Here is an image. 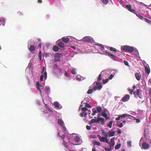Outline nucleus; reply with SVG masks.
I'll use <instances>...</instances> for the list:
<instances>
[{
    "instance_id": "obj_54",
    "label": "nucleus",
    "mask_w": 151,
    "mask_h": 151,
    "mask_svg": "<svg viewBox=\"0 0 151 151\" xmlns=\"http://www.w3.org/2000/svg\"><path fill=\"white\" fill-rule=\"evenodd\" d=\"M134 119L136 120V122L137 123H139L140 122V119H136L135 117H134Z\"/></svg>"
},
{
    "instance_id": "obj_15",
    "label": "nucleus",
    "mask_w": 151,
    "mask_h": 151,
    "mask_svg": "<svg viewBox=\"0 0 151 151\" xmlns=\"http://www.w3.org/2000/svg\"><path fill=\"white\" fill-rule=\"evenodd\" d=\"M97 137L99 140L101 142H104L105 141V137H101L99 135H98Z\"/></svg>"
},
{
    "instance_id": "obj_57",
    "label": "nucleus",
    "mask_w": 151,
    "mask_h": 151,
    "mask_svg": "<svg viewBox=\"0 0 151 151\" xmlns=\"http://www.w3.org/2000/svg\"><path fill=\"white\" fill-rule=\"evenodd\" d=\"M44 77V76L43 75H42L40 77V80L41 81H43V78Z\"/></svg>"
},
{
    "instance_id": "obj_45",
    "label": "nucleus",
    "mask_w": 151,
    "mask_h": 151,
    "mask_svg": "<svg viewBox=\"0 0 151 151\" xmlns=\"http://www.w3.org/2000/svg\"><path fill=\"white\" fill-rule=\"evenodd\" d=\"M101 74H100L98 76V78L97 79V81H100L101 80Z\"/></svg>"
},
{
    "instance_id": "obj_51",
    "label": "nucleus",
    "mask_w": 151,
    "mask_h": 151,
    "mask_svg": "<svg viewBox=\"0 0 151 151\" xmlns=\"http://www.w3.org/2000/svg\"><path fill=\"white\" fill-rule=\"evenodd\" d=\"M17 14L20 16H22L23 15L22 12H21L20 11H19V12H18Z\"/></svg>"
},
{
    "instance_id": "obj_58",
    "label": "nucleus",
    "mask_w": 151,
    "mask_h": 151,
    "mask_svg": "<svg viewBox=\"0 0 151 151\" xmlns=\"http://www.w3.org/2000/svg\"><path fill=\"white\" fill-rule=\"evenodd\" d=\"M122 123H120L119 125H118V126L120 127H122L123 126Z\"/></svg>"
},
{
    "instance_id": "obj_48",
    "label": "nucleus",
    "mask_w": 151,
    "mask_h": 151,
    "mask_svg": "<svg viewBox=\"0 0 151 151\" xmlns=\"http://www.w3.org/2000/svg\"><path fill=\"white\" fill-rule=\"evenodd\" d=\"M124 64L126 65V66H129V64H128V62L127 61H126V60H124Z\"/></svg>"
},
{
    "instance_id": "obj_42",
    "label": "nucleus",
    "mask_w": 151,
    "mask_h": 151,
    "mask_svg": "<svg viewBox=\"0 0 151 151\" xmlns=\"http://www.w3.org/2000/svg\"><path fill=\"white\" fill-rule=\"evenodd\" d=\"M101 1L103 3L105 4H107L109 2L108 0H101Z\"/></svg>"
},
{
    "instance_id": "obj_52",
    "label": "nucleus",
    "mask_w": 151,
    "mask_h": 151,
    "mask_svg": "<svg viewBox=\"0 0 151 151\" xmlns=\"http://www.w3.org/2000/svg\"><path fill=\"white\" fill-rule=\"evenodd\" d=\"M63 144L64 146L65 147H67L66 143L64 140H63Z\"/></svg>"
},
{
    "instance_id": "obj_22",
    "label": "nucleus",
    "mask_w": 151,
    "mask_h": 151,
    "mask_svg": "<svg viewBox=\"0 0 151 151\" xmlns=\"http://www.w3.org/2000/svg\"><path fill=\"white\" fill-rule=\"evenodd\" d=\"M102 133L103 134L104 137H108V134L106 132L104 129L101 130Z\"/></svg>"
},
{
    "instance_id": "obj_55",
    "label": "nucleus",
    "mask_w": 151,
    "mask_h": 151,
    "mask_svg": "<svg viewBox=\"0 0 151 151\" xmlns=\"http://www.w3.org/2000/svg\"><path fill=\"white\" fill-rule=\"evenodd\" d=\"M86 128L87 130H89L91 129V127L87 125L86 126Z\"/></svg>"
},
{
    "instance_id": "obj_38",
    "label": "nucleus",
    "mask_w": 151,
    "mask_h": 151,
    "mask_svg": "<svg viewBox=\"0 0 151 151\" xmlns=\"http://www.w3.org/2000/svg\"><path fill=\"white\" fill-rule=\"evenodd\" d=\"M93 89H90L87 91V93L88 94H90L93 92Z\"/></svg>"
},
{
    "instance_id": "obj_35",
    "label": "nucleus",
    "mask_w": 151,
    "mask_h": 151,
    "mask_svg": "<svg viewBox=\"0 0 151 151\" xmlns=\"http://www.w3.org/2000/svg\"><path fill=\"white\" fill-rule=\"evenodd\" d=\"M109 50L111 51H113L115 52H116L117 51L116 49L115 48L112 47H110Z\"/></svg>"
},
{
    "instance_id": "obj_7",
    "label": "nucleus",
    "mask_w": 151,
    "mask_h": 151,
    "mask_svg": "<svg viewBox=\"0 0 151 151\" xmlns=\"http://www.w3.org/2000/svg\"><path fill=\"white\" fill-rule=\"evenodd\" d=\"M125 7L129 11L135 13V10L132 8V6L131 5H127Z\"/></svg>"
},
{
    "instance_id": "obj_39",
    "label": "nucleus",
    "mask_w": 151,
    "mask_h": 151,
    "mask_svg": "<svg viewBox=\"0 0 151 151\" xmlns=\"http://www.w3.org/2000/svg\"><path fill=\"white\" fill-rule=\"evenodd\" d=\"M71 73L72 74L75 75L76 74L75 69L73 68L71 71Z\"/></svg>"
},
{
    "instance_id": "obj_10",
    "label": "nucleus",
    "mask_w": 151,
    "mask_h": 151,
    "mask_svg": "<svg viewBox=\"0 0 151 151\" xmlns=\"http://www.w3.org/2000/svg\"><path fill=\"white\" fill-rule=\"evenodd\" d=\"M109 147L110 148H113V146L115 145V143L114 140L112 139L111 138L110 140V142L109 144Z\"/></svg>"
},
{
    "instance_id": "obj_13",
    "label": "nucleus",
    "mask_w": 151,
    "mask_h": 151,
    "mask_svg": "<svg viewBox=\"0 0 151 151\" xmlns=\"http://www.w3.org/2000/svg\"><path fill=\"white\" fill-rule=\"evenodd\" d=\"M132 88L133 89H131L130 88H128V90L129 92V93L130 94H132L133 93L134 91V90L135 88H136V86L135 85H134L133 86Z\"/></svg>"
},
{
    "instance_id": "obj_53",
    "label": "nucleus",
    "mask_w": 151,
    "mask_h": 151,
    "mask_svg": "<svg viewBox=\"0 0 151 151\" xmlns=\"http://www.w3.org/2000/svg\"><path fill=\"white\" fill-rule=\"evenodd\" d=\"M60 137L63 139H64L65 137V135L64 134H62L61 136L59 135Z\"/></svg>"
},
{
    "instance_id": "obj_17",
    "label": "nucleus",
    "mask_w": 151,
    "mask_h": 151,
    "mask_svg": "<svg viewBox=\"0 0 151 151\" xmlns=\"http://www.w3.org/2000/svg\"><path fill=\"white\" fill-rule=\"evenodd\" d=\"M115 133V132L114 131H109V136L110 137H113L114 135V134Z\"/></svg>"
},
{
    "instance_id": "obj_3",
    "label": "nucleus",
    "mask_w": 151,
    "mask_h": 151,
    "mask_svg": "<svg viewBox=\"0 0 151 151\" xmlns=\"http://www.w3.org/2000/svg\"><path fill=\"white\" fill-rule=\"evenodd\" d=\"M94 83H95L97 85H98L99 84V86H93V91H95L97 90H100L102 88V86L101 85L100 82H95Z\"/></svg>"
},
{
    "instance_id": "obj_31",
    "label": "nucleus",
    "mask_w": 151,
    "mask_h": 151,
    "mask_svg": "<svg viewBox=\"0 0 151 151\" xmlns=\"http://www.w3.org/2000/svg\"><path fill=\"white\" fill-rule=\"evenodd\" d=\"M58 123L60 125H63L64 123L63 121L60 119H58Z\"/></svg>"
},
{
    "instance_id": "obj_12",
    "label": "nucleus",
    "mask_w": 151,
    "mask_h": 151,
    "mask_svg": "<svg viewBox=\"0 0 151 151\" xmlns=\"http://www.w3.org/2000/svg\"><path fill=\"white\" fill-rule=\"evenodd\" d=\"M135 77L138 81H139L141 78V75L140 73H137L135 74Z\"/></svg>"
},
{
    "instance_id": "obj_62",
    "label": "nucleus",
    "mask_w": 151,
    "mask_h": 151,
    "mask_svg": "<svg viewBox=\"0 0 151 151\" xmlns=\"http://www.w3.org/2000/svg\"><path fill=\"white\" fill-rule=\"evenodd\" d=\"M64 75L67 77L68 76V73L66 71H65V74H64Z\"/></svg>"
},
{
    "instance_id": "obj_34",
    "label": "nucleus",
    "mask_w": 151,
    "mask_h": 151,
    "mask_svg": "<svg viewBox=\"0 0 151 151\" xmlns=\"http://www.w3.org/2000/svg\"><path fill=\"white\" fill-rule=\"evenodd\" d=\"M5 20L4 19L2 18L0 19V25H1V24H4L5 23Z\"/></svg>"
},
{
    "instance_id": "obj_63",
    "label": "nucleus",
    "mask_w": 151,
    "mask_h": 151,
    "mask_svg": "<svg viewBox=\"0 0 151 151\" xmlns=\"http://www.w3.org/2000/svg\"><path fill=\"white\" fill-rule=\"evenodd\" d=\"M131 141H129L128 142V145L130 146H131Z\"/></svg>"
},
{
    "instance_id": "obj_14",
    "label": "nucleus",
    "mask_w": 151,
    "mask_h": 151,
    "mask_svg": "<svg viewBox=\"0 0 151 151\" xmlns=\"http://www.w3.org/2000/svg\"><path fill=\"white\" fill-rule=\"evenodd\" d=\"M105 53L107 54V55L110 57H111L113 59H114L116 58V57L114 55L109 53V52L106 51Z\"/></svg>"
},
{
    "instance_id": "obj_59",
    "label": "nucleus",
    "mask_w": 151,
    "mask_h": 151,
    "mask_svg": "<svg viewBox=\"0 0 151 151\" xmlns=\"http://www.w3.org/2000/svg\"><path fill=\"white\" fill-rule=\"evenodd\" d=\"M117 132L118 134H121V131L119 129H118Z\"/></svg>"
},
{
    "instance_id": "obj_50",
    "label": "nucleus",
    "mask_w": 151,
    "mask_h": 151,
    "mask_svg": "<svg viewBox=\"0 0 151 151\" xmlns=\"http://www.w3.org/2000/svg\"><path fill=\"white\" fill-rule=\"evenodd\" d=\"M58 67V65L57 63H55L54 64V66H53V68L54 69H56Z\"/></svg>"
},
{
    "instance_id": "obj_56",
    "label": "nucleus",
    "mask_w": 151,
    "mask_h": 151,
    "mask_svg": "<svg viewBox=\"0 0 151 151\" xmlns=\"http://www.w3.org/2000/svg\"><path fill=\"white\" fill-rule=\"evenodd\" d=\"M38 57L40 60H41L42 59V54H38Z\"/></svg>"
},
{
    "instance_id": "obj_19",
    "label": "nucleus",
    "mask_w": 151,
    "mask_h": 151,
    "mask_svg": "<svg viewBox=\"0 0 151 151\" xmlns=\"http://www.w3.org/2000/svg\"><path fill=\"white\" fill-rule=\"evenodd\" d=\"M145 71L146 73L149 74L150 73V69L147 66H145Z\"/></svg>"
},
{
    "instance_id": "obj_2",
    "label": "nucleus",
    "mask_w": 151,
    "mask_h": 151,
    "mask_svg": "<svg viewBox=\"0 0 151 151\" xmlns=\"http://www.w3.org/2000/svg\"><path fill=\"white\" fill-rule=\"evenodd\" d=\"M144 136L145 139L147 140V142L150 144L151 143V140L150 139V134L149 135V133L148 132V134H147L146 132V129H145L144 130Z\"/></svg>"
},
{
    "instance_id": "obj_30",
    "label": "nucleus",
    "mask_w": 151,
    "mask_h": 151,
    "mask_svg": "<svg viewBox=\"0 0 151 151\" xmlns=\"http://www.w3.org/2000/svg\"><path fill=\"white\" fill-rule=\"evenodd\" d=\"M96 45L100 47L102 50H103L104 49V47L102 45L99 44H96Z\"/></svg>"
},
{
    "instance_id": "obj_6",
    "label": "nucleus",
    "mask_w": 151,
    "mask_h": 151,
    "mask_svg": "<svg viewBox=\"0 0 151 151\" xmlns=\"http://www.w3.org/2000/svg\"><path fill=\"white\" fill-rule=\"evenodd\" d=\"M61 54L59 53H56L55 55V62H57L60 60V56Z\"/></svg>"
},
{
    "instance_id": "obj_5",
    "label": "nucleus",
    "mask_w": 151,
    "mask_h": 151,
    "mask_svg": "<svg viewBox=\"0 0 151 151\" xmlns=\"http://www.w3.org/2000/svg\"><path fill=\"white\" fill-rule=\"evenodd\" d=\"M130 99V96L129 94H126L122 99L121 101L123 102L128 101Z\"/></svg>"
},
{
    "instance_id": "obj_8",
    "label": "nucleus",
    "mask_w": 151,
    "mask_h": 151,
    "mask_svg": "<svg viewBox=\"0 0 151 151\" xmlns=\"http://www.w3.org/2000/svg\"><path fill=\"white\" fill-rule=\"evenodd\" d=\"M150 147L149 145L145 142L143 143L142 144V147L145 149H149Z\"/></svg>"
},
{
    "instance_id": "obj_26",
    "label": "nucleus",
    "mask_w": 151,
    "mask_h": 151,
    "mask_svg": "<svg viewBox=\"0 0 151 151\" xmlns=\"http://www.w3.org/2000/svg\"><path fill=\"white\" fill-rule=\"evenodd\" d=\"M92 111L93 112V113L92 114V116H94L95 114L97 113V111L94 108H93L92 109Z\"/></svg>"
},
{
    "instance_id": "obj_4",
    "label": "nucleus",
    "mask_w": 151,
    "mask_h": 151,
    "mask_svg": "<svg viewBox=\"0 0 151 151\" xmlns=\"http://www.w3.org/2000/svg\"><path fill=\"white\" fill-rule=\"evenodd\" d=\"M93 40V38L90 36H86L83 38V41L88 42H91Z\"/></svg>"
},
{
    "instance_id": "obj_44",
    "label": "nucleus",
    "mask_w": 151,
    "mask_h": 151,
    "mask_svg": "<svg viewBox=\"0 0 151 151\" xmlns=\"http://www.w3.org/2000/svg\"><path fill=\"white\" fill-rule=\"evenodd\" d=\"M85 106L86 107L89 108H91L92 107V106H90L88 103L87 102L85 103Z\"/></svg>"
},
{
    "instance_id": "obj_64",
    "label": "nucleus",
    "mask_w": 151,
    "mask_h": 151,
    "mask_svg": "<svg viewBox=\"0 0 151 151\" xmlns=\"http://www.w3.org/2000/svg\"><path fill=\"white\" fill-rule=\"evenodd\" d=\"M84 113H81L80 114V116L81 117H83V116Z\"/></svg>"
},
{
    "instance_id": "obj_49",
    "label": "nucleus",
    "mask_w": 151,
    "mask_h": 151,
    "mask_svg": "<svg viewBox=\"0 0 151 151\" xmlns=\"http://www.w3.org/2000/svg\"><path fill=\"white\" fill-rule=\"evenodd\" d=\"M40 86V84L38 83L37 84V86H36L37 88V89L39 90V91H40V88H39Z\"/></svg>"
},
{
    "instance_id": "obj_40",
    "label": "nucleus",
    "mask_w": 151,
    "mask_h": 151,
    "mask_svg": "<svg viewBox=\"0 0 151 151\" xmlns=\"http://www.w3.org/2000/svg\"><path fill=\"white\" fill-rule=\"evenodd\" d=\"M113 148H107L105 147L104 148V149L106 151H111V150H112Z\"/></svg>"
},
{
    "instance_id": "obj_18",
    "label": "nucleus",
    "mask_w": 151,
    "mask_h": 151,
    "mask_svg": "<svg viewBox=\"0 0 151 151\" xmlns=\"http://www.w3.org/2000/svg\"><path fill=\"white\" fill-rule=\"evenodd\" d=\"M62 41L65 43H68L69 39L68 38H65V37H63L62 38Z\"/></svg>"
},
{
    "instance_id": "obj_11",
    "label": "nucleus",
    "mask_w": 151,
    "mask_h": 151,
    "mask_svg": "<svg viewBox=\"0 0 151 151\" xmlns=\"http://www.w3.org/2000/svg\"><path fill=\"white\" fill-rule=\"evenodd\" d=\"M45 70V67H43L42 73H43V76H44V79H46L47 78V73L46 71L44 72Z\"/></svg>"
},
{
    "instance_id": "obj_61",
    "label": "nucleus",
    "mask_w": 151,
    "mask_h": 151,
    "mask_svg": "<svg viewBox=\"0 0 151 151\" xmlns=\"http://www.w3.org/2000/svg\"><path fill=\"white\" fill-rule=\"evenodd\" d=\"M120 118H120V116H119L118 117L116 118V119L115 120H117V121L119 120L120 119Z\"/></svg>"
},
{
    "instance_id": "obj_43",
    "label": "nucleus",
    "mask_w": 151,
    "mask_h": 151,
    "mask_svg": "<svg viewBox=\"0 0 151 151\" xmlns=\"http://www.w3.org/2000/svg\"><path fill=\"white\" fill-rule=\"evenodd\" d=\"M54 105L56 107H59V104L58 102H55L54 103Z\"/></svg>"
},
{
    "instance_id": "obj_27",
    "label": "nucleus",
    "mask_w": 151,
    "mask_h": 151,
    "mask_svg": "<svg viewBox=\"0 0 151 151\" xmlns=\"http://www.w3.org/2000/svg\"><path fill=\"white\" fill-rule=\"evenodd\" d=\"M93 144L94 145H96L97 146H100L101 145V143L99 142H97L96 141H94V142Z\"/></svg>"
},
{
    "instance_id": "obj_21",
    "label": "nucleus",
    "mask_w": 151,
    "mask_h": 151,
    "mask_svg": "<svg viewBox=\"0 0 151 151\" xmlns=\"http://www.w3.org/2000/svg\"><path fill=\"white\" fill-rule=\"evenodd\" d=\"M119 116H120V118H125V117H128L129 116H131V117H133V116H132L130 115H129V114H123V115H120Z\"/></svg>"
},
{
    "instance_id": "obj_23",
    "label": "nucleus",
    "mask_w": 151,
    "mask_h": 151,
    "mask_svg": "<svg viewBox=\"0 0 151 151\" xmlns=\"http://www.w3.org/2000/svg\"><path fill=\"white\" fill-rule=\"evenodd\" d=\"M53 50L55 52L58 51L59 50L58 47L56 46H54L53 47Z\"/></svg>"
},
{
    "instance_id": "obj_9",
    "label": "nucleus",
    "mask_w": 151,
    "mask_h": 151,
    "mask_svg": "<svg viewBox=\"0 0 151 151\" xmlns=\"http://www.w3.org/2000/svg\"><path fill=\"white\" fill-rule=\"evenodd\" d=\"M97 121L98 123L100 122L102 124H104L105 122L104 119L103 118L101 117L100 118L99 116L98 117Z\"/></svg>"
},
{
    "instance_id": "obj_32",
    "label": "nucleus",
    "mask_w": 151,
    "mask_h": 151,
    "mask_svg": "<svg viewBox=\"0 0 151 151\" xmlns=\"http://www.w3.org/2000/svg\"><path fill=\"white\" fill-rule=\"evenodd\" d=\"M121 144H118L116 145L115 147V150H117L121 146Z\"/></svg>"
},
{
    "instance_id": "obj_20",
    "label": "nucleus",
    "mask_w": 151,
    "mask_h": 151,
    "mask_svg": "<svg viewBox=\"0 0 151 151\" xmlns=\"http://www.w3.org/2000/svg\"><path fill=\"white\" fill-rule=\"evenodd\" d=\"M58 45L60 47L64 48L65 44L62 42H60L58 43Z\"/></svg>"
},
{
    "instance_id": "obj_41",
    "label": "nucleus",
    "mask_w": 151,
    "mask_h": 151,
    "mask_svg": "<svg viewBox=\"0 0 151 151\" xmlns=\"http://www.w3.org/2000/svg\"><path fill=\"white\" fill-rule=\"evenodd\" d=\"M81 110L83 111V113H84L86 111L88 110V109L86 107H83L82 108Z\"/></svg>"
},
{
    "instance_id": "obj_33",
    "label": "nucleus",
    "mask_w": 151,
    "mask_h": 151,
    "mask_svg": "<svg viewBox=\"0 0 151 151\" xmlns=\"http://www.w3.org/2000/svg\"><path fill=\"white\" fill-rule=\"evenodd\" d=\"M96 110L99 112H100L101 111V108L100 106H98L96 107Z\"/></svg>"
},
{
    "instance_id": "obj_25",
    "label": "nucleus",
    "mask_w": 151,
    "mask_h": 151,
    "mask_svg": "<svg viewBox=\"0 0 151 151\" xmlns=\"http://www.w3.org/2000/svg\"><path fill=\"white\" fill-rule=\"evenodd\" d=\"M80 140V138L78 136H76L74 139V141L78 143L79 142Z\"/></svg>"
},
{
    "instance_id": "obj_24",
    "label": "nucleus",
    "mask_w": 151,
    "mask_h": 151,
    "mask_svg": "<svg viewBox=\"0 0 151 151\" xmlns=\"http://www.w3.org/2000/svg\"><path fill=\"white\" fill-rule=\"evenodd\" d=\"M102 116L106 118V120L109 119V117H107V114L105 112H103L102 113Z\"/></svg>"
},
{
    "instance_id": "obj_28",
    "label": "nucleus",
    "mask_w": 151,
    "mask_h": 151,
    "mask_svg": "<svg viewBox=\"0 0 151 151\" xmlns=\"http://www.w3.org/2000/svg\"><path fill=\"white\" fill-rule=\"evenodd\" d=\"M139 89H137L136 90V92H134L133 93V94L135 95V94H136L138 96H139ZM139 97L140 98H141V97L139 96Z\"/></svg>"
},
{
    "instance_id": "obj_29",
    "label": "nucleus",
    "mask_w": 151,
    "mask_h": 151,
    "mask_svg": "<svg viewBox=\"0 0 151 151\" xmlns=\"http://www.w3.org/2000/svg\"><path fill=\"white\" fill-rule=\"evenodd\" d=\"M94 123H98L97 119L96 120L95 119H92L91 120L90 122V124H92Z\"/></svg>"
},
{
    "instance_id": "obj_46",
    "label": "nucleus",
    "mask_w": 151,
    "mask_h": 151,
    "mask_svg": "<svg viewBox=\"0 0 151 151\" xmlns=\"http://www.w3.org/2000/svg\"><path fill=\"white\" fill-rule=\"evenodd\" d=\"M145 21L147 22L148 23H151V21L150 20H149L148 19L146 18H145Z\"/></svg>"
},
{
    "instance_id": "obj_37",
    "label": "nucleus",
    "mask_w": 151,
    "mask_h": 151,
    "mask_svg": "<svg viewBox=\"0 0 151 151\" xmlns=\"http://www.w3.org/2000/svg\"><path fill=\"white\" fill-rule=\"evenodd\" d=\"M109 80V79L108 78H107L106 79H104L103 80V84H105L107 83Z\"/></svg>"
},
{
    "instance_id": "obj_60",
    "label": "nucleus",
    "mask_w": 151,
    "mask_h": 151,
    "mask_svg": "<svg viewBox=\"0 0 151 151\" xmlns=\"http://www.w3.org/2000/svg\"><path fill=\"white\" fill-rule=\"evenodd\" d=\"M107 137H105V142H106L107 143L109 144V142L107 138Z\"/></svg>"
},
{
    "instance_id": "obj_16",
    "label": "nucleus",
    "mask_w": 151,
    "mask_h": 151,
    "mask_svg": "<svg viewBox=\"0 0 151 151\" xmlns=\"http://www.w3.org/2000/svg\"><path fill=\"white\" fill-rule=\"evenodd\" d=\"M35 49V47H34V46L33 45H31L29 47V50L31 52H32L34 51Z\"/></svg>"
},
{
    "instance_id": "obj_36",
    "label": "nucleus",
    "mask_w": 151,
    "mask_h": 151,
    "mask_svg": "<svg viewBox=\"0 0 151 151\" xmlns=\"http://www.w3.org/2000/svg\"><path fill=\"white\" fill-rule=\"evenodd\" d=\"M113 123V121H110L108 124L107 126L110 128H111L112 127V125Z\"/></svg>"
},
{
    "instance_id": "obj_1",
    "label": "nucleus",
    "mask_w": 151,
    "mask_h": 151,
    "mask_svg": "<svg viewBox=\"0 0 151 151\" xmlns=\"http://www.w3.org/2000/svg\"><path fill=\"white\" fill-rule=\"evenodd\" d=\"M121 49H122L125 51H128L130 52H132L134 50V48L133 47H130L127 45L122 46L121 47Z\"/></svg>"
},
{
    "instance_id": "obj_47",
    "label": "nucleus",
    "mask_w": 151,
    "mask_h": 151,
    "mask_svg": "<svg viewBox=\"0 0 151 151\" xmlns=\"http://www.w3.org/2000/svg\"><path fill=\"white\" fill-rule=\"evenodd\" d=\"M114 77V75L112 74H111L110 75L108 79H109H109L111 80L113 78V77Z\"/></svg>"
}]
</instances>
